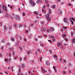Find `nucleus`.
<instances>
[{
    "instance_id": "f257e3e1",
    "label": "nucleus",
    "mask_w": 75,
    "mask_h": 75,
    "mask_svg": "<svg viewBox=\"0 0 75 75\" xmlns=\"http://www.w3.org/2000/svg\"><path fill=\"white\" fill-rule=\"evenodd\" d=\"M2 9L4 10L5 11H6L7 12V8L6 6H5V5H4L2 6Z\"/></svg>"
},
{
    "instance_id": "f03ea898",
    "label": "nucleus",
    "mask_w": 75,
    "mask_h": 75,
    "mask_svg": "<svg viewBox=\"0 0 75 75\" xmlns=\"http://www.w3.org/2000/svg\"><path fill=\"white\" fill-rule=\"evenodd\" d=\"M30 2L31 5L33 6H35V4H36L32 0H30Z\"/></svg>"
},
{
    "instance_id": "7ed1b4c3",
    "label": "nucleus",
    "mask_w": 75,
    "mask_h": 75,
    "mask_svg": "<svg viewBox=\"0 0 75 75\" xmlns=\"http://www.w3.org/2000/svg\"><path fill=\"white\" fill-rule=\"evenodd\" d=\"M50 16V14H47L46 15V17L47 18V19L48 21L50 22L51 21V18L48 17Z\"/></svg>"
},
{
    "instance_id": "20e7f679",
    "label": "nucleus",
    "mask_w": 75,
    "mask_h": 75,
    "mask_svg": "<svg viewBox=\"0 0 75 75\" xmlns=\"http://www.w3.org/2000/svg\"><path fill=\"white\" fill-rule=\"evenodd\" d=\"M41 69L42 72L44 73H45V72H46L45 70L43 68V67H42Z\"/></svg>"
},
{
    "instance_id": "39448f33",
    "label": "nucleus",
    "mask_w": 75,
    "mask_h": 75,
    "mask_svg": "<svg viewBox=\"0 0 75 75\" xmlns=\"http://www.w3.org/2000/svg\"><path fill=\"white\" fill-rule=\"evenodd\" d=\"M71 20H72L71 21L72 24H74L73 21L74 22H75V19H74V18H71Z\"/></svg>"
},
{
    "instance_id": "423d86ee",
    "label": "nucleus",
    "mask_w": 75,
    "mask_h": 75,
    "mask_svg": "<svg viewBox=\"0 0 75 75\" xmlns=\"http://www.w3.org/2000/svg\"><path fill=\"white\" fill-rule=\"evenodd\" d=\"M58 13L60 14H62V11L61 10V9H59L58 10Z\"/></svg>"
},
{
    "instance_id": "0eeeda50",
    "label": "nucleus",
    "mask_w": 75,
    "mask_h": 75,
    "mask_svg": "<svg viewBox=\"0 0 75 75\" xmlns=\"http://www.w3.org/2000/svg\"><path fill=\"white\" fill-rule=\"evenodd\" d=\"M15 18L16 20H19L20 19V17H19V16H16L15 17Z\"/></svg>"
},
{
    "instance_id": "6e6552de",
    "label": "nucleus",
    "mask_w": 75,
    "mask_h": 75,
    "mask_svg": "<svg viewBox=\"0 0 75 75\" xmlns=\"http://www.w3.org/2000/svg\"><path fill=\"white\" fill-rule=\"evenodd\" d=\"M54 59L56 60V61H58V59L57 58V56L56 55L54 56Z\"/></svg>"
},
{
    "instance_id": "1a4fd4ad",
    "label": "nucleus",
    "mask_w": 75,
    "mask_h": 75,
    "mask_svg": "<svg viewBox=\"0 0 75 75\" xmlns=\"http://www.w3.org/2000/svg\"><path fill=\"white\" fill-rule=\"evenodd\" d=\"M64 21L65 22V23H67L68 22V20L67 18H64Z\"/></svg>"
},
{
    "instance_id": "9d476101",
    "label": "nucleus",
    "mask_w": 75,
    "mask_h": 75,
    "mask_svg": "<svg viewBox=\"0 0 75 75\" xmlns=\"http://www.w3.org/2000/svg\"><path fill=\"white\" fill-rule=\"evenodd\" d=\"M61 44H62L61 43H57V45L58 47H59L61 45Z\"/></svg>"
},
{
    "instance_id": "9b49d317",
    "label": "nucleus",
    "mask_w": 75,
    "mask_h": 75,
    "mask_svg": "<svg viewBox=\"0 0 75 75\" xmlns=\"http://www.w3.org/2000/svg\"><path fill=\"white\" fill-rule=\"evenodd\" d=\"M53 69H54L55 71V72H57V70L55 69H56V68L54 66H53Z\"/></svg>"
},
{
    "instance_id": "f8f14e48",
    "label": "nucleus",
    "mask_w": 75,
    "mask_h": 75,
    "mask_svg": "<svg viewBox=\"0 0 75 75\" xmlns=\"http://www.w3.org/2000/svg\"><path fill=\"white\" fill-rule=\"evenodd\" d=\"M71 41L72 42H74V43H75V38H74L73 39L71 40Z\"/></svg>"
},
{
    "instance_id": "ddd939ff",
    "label": "nucleus",
    "mask_w": 75,
    "mask_h": 75,
    "mask_svg": "<svg viewBox=\"0 0 75 75\" xmlns=\"http://www.w3.org/2000/svg\"><path fill=\"white\" fill-rule=\"evenodd\" d=\"M46 64L47 65H50V62H48V61H46Z\"/></svg>"
},
{
    "instance_id": "4468645a",
    "label": "nucleus",
    "mask_w": 75,
    "mask_h": 75,
    "mask_svg": "<svg viewBox=\"0 0 75 75\" xmlns=\"http://www.w3.org/2000/svg\"><path fill=\"white\" fill-rule=\"evenodd\" d=\"M34 14H36L37 15H38V12L37 11H35L34 12Z\"/></svg>"
},
{
    "instance_id": "2eb2a0df",
    "label": "nucleus",
    "mask_w": 75,
    "mask_h": 75,
    "mask_svg": "<svg viewBox=\"0 0 75 75\" xmlns=\"http://www.w3.org/2000/svg\"><path fill=\"white\" fill-rule=\"evenodd\" d=\"M49 37H50V38H54V36L53 35H50Z\"/></svg>"
},
{
    "instance_id": "dca6fc26",
    "label": "nucleus",
    "mask_w": 75,
    "mask_h": 75,
    "mask_svg": "<svg viewBox=\"0 0 75 75\" xmlns=\"http://www.w3.org/2000/svg\"><path fill=\"white\" fill-rule=\"evenodd\" d=\"M45 29H46V28H42V31H45Z\"/></svg>"
},
{
    "instance_id": "f3484780",
    "label": "nucleus",
    "mask_w": 75,
    "mask_h": 75,
    "mask_svg": "<svg viewBox=\"0 0 75 75\" xmlns=\"http://www.w3.org/2000/svg\"><path fill=\"white\" fill-rule=\"evenodd\" d=\"M50 30H51V31H54V28H50Z\"/></svg>"
},
{
    "instance_id": "a211bd4d",
    "label": "nucleus",
    "mask_w": 75,
    "mask_h": 75,
    "mask_svg": "<svg viewBox=\"0 0 75 75\" xmlns=\"http://www.w3.org/2000/svg\"><path fill=\"white\" fill-rule=\"evenodd\" d=\"M52 7L53 8H55V5H53L52 6Z\"/></svg>"
},
{
    "instance_id": "6ab92c4d",
    "label": "nucleus",
    "mask_w": 75,
    "mask_h": 75,
    "mask_svg": "<svg viewBox=\"0 0 75 75\" xmlns=\"http://www.w3.org/2000/svg\"><path fill=\"white\" fill-rule=\"evenodd\" d=\"M48 12L49 14H51V10H50V9L49 10Z\"/></svg>"
},
{
    "instance_id": "aec40b11",
    "label": "nucleus",
    "mask_w": 75,
    "mask_h": 75,
    "mask_svg": "<svg viewBox=\"0 0 75 75\" xmlns=\"http://www.w3.org/2000/svg\"><path fill=\"white\" fill-rule=\"evenodd\" d=\"M3 10H2L0 9V13H3Z\"/></svg>"
},
{
    "instance_id": "412c9836",
    "label": "nucleus",
    "mask_w": 75,
    "mask_h": 75,
    "mask_svg": "<svg viewBox=\"0 0 75 75\" xmlns=\"http://www.w3.org/2000/svg\"><path fill=\"white\" fill-rule=\"evenodd\" d=\"M14 26L15 27V28H17V25L16 24H15L14 25Z\"/></svg>"
},
{
    "instance_id": "4be33fe9",
    "label": "nucleus",
    "mask_w": 75,
    "mask_h": 75,
    "mask_svg": "<svg viewBox=\"0 0 75 75\" xmlns=\"http://www.w3.org/2000/svg\"><path fill=\"white\" fill-rule=\"evenodd\" d=\"M62 36L63 37H66V35L63 34L62 35Z\"/></svg>"
},
{
    "instance_id": "5701e85b",
    "label": "nucleus",
    "mask_w": 75,
    "mask_h": 75,
    "mask_svg": "<svg viewBox=\"0 0 75 75\" xmlns=\"http://www.w3.org/2000/svg\"><path fill=\"white\" fill-rule=\"evenodd\" d=\"M73 34H74L73 33H72V32H71V36H72V37L73 36Z\"/></svg>"
},
{
    "instance_id": "b1692460",
    "label": "nucleus",
    "mask_w": 75,
    "mask_h": 75,
    "mask_svg": "<svg viewBox=\"0 0 75 75\" xmlns=\"http://www.w3.org/2000/svg\"><path fill=\"white\" fill-rule=\"evenodd\" d=\"M62 72H63V74H66V72H65V71H63Z\"/></svg>"
},
{
    "instance_id": "393cba45",
    "label": "nucleus",
    "mask_w": 75,
    "mask_h": 75,
    "mask_svg": "<svg viewBox=\"0 0 75 75\" xmlns=\"http://www.w3.org/2000/svg\"><path fill=\"white\" fill-rule=\"evenodd\" d=\"M42 11L43 12V13H45V11L43 9H42Z\"/></svg>"
},
{
    "instance_id": "a878e982",
    "label": "nucleus",
    "mask_w": 75,
    "mask_h": 75,
    "mask_svg": "<svg viewBox=\"0 0 75 75\" xmlns=\"http://www.w3.org/2000/svg\"><path fill=\"white\" fill-rule=\"evenodd\" d=\"M10 16V15L8 14H6V17H9Z\"/></svg>"
},
{
    "instance_id": "bb28decb",
    "label": "nucleus",
    "mask_w": 75,
    "mask_h": 75,
    "mask_svg": "<svg viewBox=\"0 0 75 75\" xmlns=\"http://www.w3.org/2000/svg\"><path fill=\"white\" fill-rule=\"evenodd\" d=\"M11 40H12V41H14V38H11Z\"/></svg>"
},
{
    "instance_id": "cd10ccee",
    "label": "nucleus",
    "mask_w": 75,
    "mask_h": 75,
    "mask_svg": "<svg viewBox=\"0 0 75 75\" xmlns=\"http://www.w3.org/2000/svg\"><path fill=\"white\" fill-rule=\"evenodd\" d=\"M38 3H41V1L40 0H39L38 1Z\"/></svg>"
},
{
    "instance_id": "c85d7f7f",
    "label": "nucleus",
    "mask_w": 75,
    "mask_h": 75,
    "mask_svg": "<svg viewBox=\"0 0 75 75\" xmlns=\"http://www.w3.org/2000/svg\"><path fill=\"white\" fill-rule=\"evenodd\" d=\"M37 50H38V51H39V52H41V51L40 50V49H38Z\"/></svg>"
},
{
    "instance_id": "c756f323",
    "label": "nucleus",
    "mask_w": 75,
    "mask_h": 75,
    "mask_svg": "<svg viewBox=\"0 0 75 75\" xmlns=\"http://www.w3.org/2000/svg\"><path fill=\"white\" fill-rule=\"evenodd\" d=\"M63 28H65V29H66V28H67V27L66 26H63Z\"/></svg>"
},
{
    "instance_id": "7c9ffc66",
    "label": "nucleus",
    "mask_w": 75,
    "mask_h": 75,
    "mask_svg": "<svg viewBox=\"0 0 75 75\" xmlns=\"http://www.w3.org/2000/svg\"><path fill=\"white\" fill-rule=\"evenodd\" d=\"M41 25H44V23H43V22H41Z\"/></svg>"
},
{
    "instance_id": "2f4dec72",
    "label": "nucleus",
    "mask_w": 75,
    "mask_h": 75,
    "mask_svg": "<svg viewBox=\"0 0 75 75\" xmlns=\"http://www.w3.org/2000/svg\"><path fill=\"white\" fill-rule=\"evenodd\" d=\"M22 67L23 68L24 67V64H22Z\"/></svg>"
},
{
    "instance_id": "473e14b6",
    "label": "nucleus",
    "mask_w": 75,
    "mask_h": 75,
    "mask_svg": "<svg viewBox=\"0 0 75 75\" xmlns=\"http://www.w3.org/2000/svg\"><path fill=\"white\" fill-rule=\"evenodd\" d=\"M39 37V38H42V36L41 35H40L38 36Z\"/></svg>"
},
{
    "instance_id": "72a5a7b5",
    "label": "nucleus",
    "mask_w": 75,
    "mask_h": 75,
    "mask_svg": "<svg viewBox=\"0 0 75 75\" xmlns=\"http://www.w3.org/2000/svg\"><path fill=\"white\" fill-rule=\"evenodd\" d=\"M62 61V58L60 59V60L59 61H60V62H61Z\"/></svg>"
},
{
    "instance_id": "f704fd0d",
    "label": "nucleus",
    "mask_w": 75,
    "mask_h": 75,
    "mask_svg": "<svg viewBox=\"0 0 75 75\" xmlns=\"http://www.w3.org/2000/svg\"><path fill=\"white\" fill-rule=\"evenodd\" d=\"M9 61V60H8V59H5V61Z\"/></svg>"
},
{
    "instance_id": "c9c22d12",
    "label": "nucleus",
    "mask_w": 75,
    "mask_h": 75,
    "mask_svg": "<svg viewBox=\"0 0 75 75\" xmlns=\"http://www.w3.org/2000/svg\"><path fill=\"white\" fill-rule=\"evenodd\" d=\"M50 53L51 54V53H52V52H51V50H50L49 51Z\"/></svg>"
},
{
    "instance_id": "e433bc0d",
    "label": "nucleus",
    "mask_w": 75,
    "mask_h": 75,
    "mask_svg": "<svg viewBox=\"0 0 75 75\" xmlns=\"http://www.w3.org/2000/svg\"><path fill=\"white\" fill-rule=\"evenodd\" d=\"M34 22L35 23H37V21L36 20H35Z\"/></svg>"
},
{
    "instance_id": "4c0bfd02",
    "label": "nucleus",
    "mask_w": 75,
    "mask_h": 75,
    "mask_svg": "<svg viewBox=\"0 0 75 75\" xmlns=\"http://www.w3.org/2000/svg\"><path fill=\"white\" fill-rule=\"evenodd\" d=\"M20 71H21V69H20L19 70V71H18V73H20Z\"/></svg>"
},
{
    "instance_id": "58836bf2",
    "label": "nucleus",
    "mask_w": 75,
    "mask_h": 75,
    "mask_svg": "<svg viewBox=\"0 0 75 75\" xmlns=\"http://www.w3.org/2000/svg\"><path fill=\"white\" fill-rule=\"evenodd\" d=\"M4 29H5V30H6V26H5L4 27Z\"/></svg>"
},
{
    "instance_id": "ea45409f",
    "label": "nucleus",
    "mask_w": 75,
    "mask_h": 75,
    "mask_svg": "<svg viewBox=\"0 0 75 75\" xmlns=\"http://www.w3.org/2000/svg\"><path fill=\"white\" fill-rule=\"evenodd\" d=\"M20 61H21L22 60V58H21V57H20Z\"/></svg>"
},
{
    "instance_id": "a19ab883",
    "label": "nucleus",
    "mask_w": 75,
    "mask_h": 75,
    "mask_svg": "<svg viewBox=\"0 0 75 75\" xmlns=\"http://www.w3.org/2000/svg\"><path fill=\"white\" fill-rule=\"evenodd\" d=\"M23 14V16H24L25 15V13H22Z\"/></svg>"
},
{
    "instance_id": "79ce46f5",
    "label": "nucleus",
    "mask_w": 75,
    "mask_h": 75,
    "mask_svg": "<svg viewBox=\"0 0 75 75\" xmlns=\"http://www.w3.org/2000/svg\"><path fill=\"white\" fill-rule=\"evenodd\" d=\"M30 54V52H28V55H29Z\"/></svg>"
},
{
    "instance_id": "37998d69",
    "label": "nucleus",
    "mask_w": 75,
    "mask_h": 75,
    "mask_svg": "<svg viewBox=\"0 0 75 75\" xmlns=\"http://www.w3.org/2000/svg\"><path fill=\"white\" fill-rule=\"evenodd\" d=\"M47 33H49V32H50V30H47Z\"/></svg>"
},
{
    "instance_id": "c03bdc74",
    "label": "nucleus",
    "mask_w": 75,
    "mask_h": 75,
    "mask_svg": "<svg viewBox=\"0 0 75 75\" xmlns=\"http://www.w3.org/2000/svg\"><path fill=\"white\" fill-rule=\"evenodd\" d=\"M22 25H19V27H22Z\"/></svg>"
},
{
    "instance_id": "a18cd8bd",
    "label": "nucleus",
    "mask_w": 75,
    "mask_h": 75,
    "mask_svg": "<svg viewBox=\"0 0 75 75\" xmlns=\"http://www.w3.org/2000/svg\"><path fill=\"white\" fill-rule=\"evenodd\" d=\"M49 71L50 72H51V70L50 69H49Z\"/></svg>"
},
{
    "instance_id": "49530a36",
    "label": "nucleus",
    "mask_w": 75,
    "mask_h": 75,
    "mask_svg": "<svg viewBox=\"0 0 75 75\" xmlns=\"http://www.w3.org/2000/svg\"><path fill=\"white\" fill-rule=\"evenodd\" d=\"M3 48H4V47H3L2 46L1 47V49L2 50H3Z\"/></svg>"
},
{
    "instance_id": "de8ad7c7",
    "label": "nucleus",
    "mask_w": 75,
    "mask_h": 75,
    "mask_svg": "<svg viewBox=\"0 0 75 75\" xmlns=\"http://www.w3.org/2000/svg\"><path fill=\"white\" fill-rule=\"evenodd\" d=\"M49 42H52V41H51L50 40H48Z\"/></svg>"
},
{
    "instance_id": "09e8293b",
    "label": "nucleus",
    "mask_w": 75,
    "mask_h": 75,
    "mask_svg": "<svg viewBox=\"0 0 75 75\" xmlns=\"http://www.w3.org/2000/svg\"><path fill=\"white\" fill-rule=\"evenodd\" d=\"M17 58V57H14V59H16V58Z\"/></svg>"
},
{
    "instance_id": "8fccbe9b",
    "label": "nucleus",
    "mask_w": 75,
    "mask_h": 75,
    "mask_svg": "<svg viewBox=\"0 0 75 75\" xmlns=\"http://www.w3.org/2000/svg\"><path fill=\"white\" fill-rule=\"evenodd\" d=\"M18 44H19V43L18 42H17L16 43V45H18Z\"/></svg>"
},
{
    "instance_id": "3c124183",
    "label": "nucleus",
    "mask_w": 75,
    "mask_h": 75,
    "mask_svg": "<svg viewBox=\"0 0 75 75\" xmlns=\"http://www.w3.org/2000/svg\"><path fill=\"white\" fill-rule=\"evenodd\" d=\"M45 3L47 4V3H48V1H46Z\"/></svg>"
},
{
    "instance_id": "603ef678",
    "label": "nucleus",
    "mask_w": 75,
    "mask_h": 75,
    "mask_svg": "<svg viewBox=\"0 0 75 75\" xmlns=\"http://www.w3.org/2000/svg\"><path fill=\"white\" fill-rule=\"evenodd\" d=\"M35 41H37V38H35Z\"/></svg>"
},
{
    "instance_id": "864d4df0",
    "label": "nucleus",
    "mask_w": 75,
    "mask_h": 75,
    "mask_svg": "<svg viewBox=\"0 0 75 75\" xmlns=\"http://www.w3.org/2000/svg\"><path fill=\"white\" fill-rule=\"evenodd\" d=\"M10 7L11 8H13V7L12 6H10Z\"/></svg>"
},
{
    "instance_id": "5fc2aeb1",
    "label": "nucleus",
    "mask_w": 75,
    "mask_h": 75,
    "mask_svg": "<svg viewBox=\"0 0 75 75\" xmlns=\"http://www.w3.org/2000/svg\"><path fill=\"white\" fill-rule=\"evenodd\" d=\"M40 61H42V58H40Z\"/></svg>"
},
{
    "instance_id": "6e6d98bb",
    "label": "nucleus",
    "mask_w": 75,
    "mask_h": 75,
    "mask_svg": "<svg viewBox=\"0 0 75 75\" xmlns=\"http://www.w3.org/2000/svg\"><path fill=\"white\" fill-rule=\"evenodd\" d=\"M73 55H74V57H75V53H74Z\"/></svg>"
},
{
    "instance_id": "4d7b16f0",
    "label": "nucleus",
    "mask_w": 75,
    "mask_h": 75,
    "mask_svg": "<svg viewBox=\"0 0 75 75\" xmlns=\"http://www.w3.org/2000/svg\"><path fill=\"white\" fill-rule=\"evenodd\" d=\"M0 26H1V23H0Z\"/></svg>"
},
{
    "instance_id": "13d9d810",
    "label": "nucleus",
    "mask_w": 75,
    "mask_h": 75,
    "mask_svg": "<svg viewBox=\"0 0 75 75\" xmlns=\"http://www.w3.org/2000/svg\"><path fill=\"white\" fill-rule=\"evenodd\" d=\"M12 54H13V55H14V52H13L12 53Z\"/></svg>"
},
{
    "instance_id": "bf43d9fd",
    "label": "nucleus",
    "mask_w": 75,
    "mask_h": 75,
    "mask_svg": "<svg viewBox=\"0 0 75 75\" xmlns=\"http://www.w3.org/2000/svg\"><path fill=\"white\" fill-rule=\"evenodd\" d=\"M69 66H71V63H69Z\"/></svg>"
},
{
    "instance_id": "052dcab7",
    "label": "nucleus",
    "mask_w": 75,
    "mask_h": 75,
    "mask_svg": "<svg viewBox=\"0 0 75 75\" xmlns=\"http://www.w3.org/2000/svg\"><path fill=\"white\" fill-rule=\"evenodd\" d=\"M44 45H43L42 44H41V46L42 47V46H43Z\"/></svg>"
},
{
    "instance_id": "680f3d73",
    "label": "nucleus",
    "mask_w": 75,
    "mask_h": 75,
    "mask_svg": "<svg viewBox=\"0 0 75 75\" xmlns=\"http://www.w3.org/2000/svg\"><path fill=\"white\" fill-rule=\"evenodd\" d=\"M55 39H53V41H55Z\"/></svg>"
},
{
    "instance_id": "e2e57ef3",
    "label": "nucleus",
    "mask_w": 75,
    "mask_h": 75,
    "mask_svg": "<svg viewBox=\"0 0 75 75\" xmlns=\"http://www.w3.org/2000/svg\"><path fill=\"white\" fill-rule=\"evenodd\" d=\"M9 30H10V29H11V26H9Z\"/></svg>"
},
{
    "instance_id": "0e129e2a",
    "label": "nucleus",
    "mask_w": 75,
    "mask_h": 75,
    "mask_svg": "<svg viewBox=\"0 0 75 75\" xmlns=\"http://www.w3.org/2000/svg\"><path fill=\"white\" fill-rule=\"evenodd\" d=\"M64 62H66V61H65V60H64Z\"/></svg>"
},
{
    "instance_id": "69168bd1",
    "label": "nucleus",
    "mask_w": 75,
    "mask_h": 75,
    "mask_svg": "<svg viewBox=\"0 0 75 75\" xmlns=\"http://www.w3.org/2000/svg\"><path fill=\"white\" fill-rule=\"evenodd\" d=\"M8 69H10V67H8Z\"/></svg>"
},
{
    "instance_id": "338daca9",
    "label": "nucleus",
    "mask_w": 75,
    "mask_h": 75,
    "mask_svg": "<svg viewBox=\"0 0 75 75\" xmlns=\"http://www.w3.org/2000/svg\"><path fill=\"white\" fill-rule=\"evenodd\" d=\"M18 11H20V8H19Z\"/></svg>"
},
{
    "instance_id": "774afa93",
    "label": "nucleus",
    "mask_w": 75,
    "mask_h": 75,
    "mask_svg": "<svg viewBox=\"0 0 75 75\" xmlns=\"http://www.w3.org/2000/svg\"><path fill=\"white\" fill-rule=\"evenodd\" d=\"M18 75H20V73H18Z\"/></svg>"
}]
</instances>
